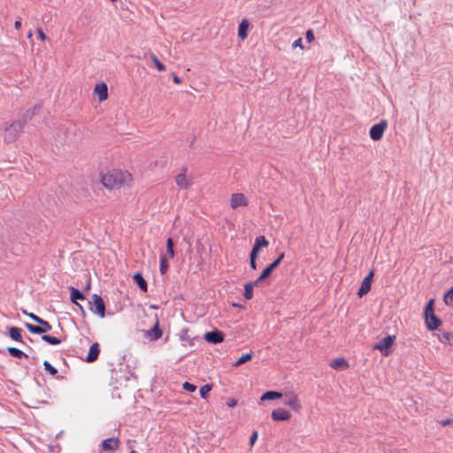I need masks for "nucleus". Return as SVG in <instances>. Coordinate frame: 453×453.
Instances as JSON below:
<instances>
[{"mask_svg":"<svg viewBox=\"0 0 453 453\" xmlns=\"http://www.w3.org/2000/svg\"><path fill=\"white\" fill-rule=\"evenodd\" d=\"M25 125V121L17 120L12 122L11 125L7 126L4 128V141L8 143L13 142L20 134L23 130Z\"/></svg>","mask_w":453,"mask_h":453,"instance_id":"obj_2","label":"nucleus"},{"mask_svg":"<svg viewBox=\"0 0 453 453\" xmlns=\"http://www.w3.org/2000/svg\"><path fill=\"white\" fill-rule=\"evenodd\" d=\"M291 418V414L288 411L279 408L272 411V418L274 421H286Z\"/></svg>","mask_w":453,"mask_h":453,"instance_id":"obj_14","label":"nucleus"},{"mask_svg":"<svg viewBox=\"0 0 453 453\" xmlns=\"http://www.w3.org/2000/svg\"><path fill=\"white\" fill-rule=\"evenodd\" d=\"M257 436H258V434H257V431H254L252 433V434L250 435V443L251 446L254 445V443L257 440Z\"/></svg>","mask_w":453,"mask_h":453,"instance_id":"obj_42","label":"nucleus"},{"mask_svg":"<svg viewBox=\"0 0 453 453\" xmlns=\"http://www.w3.org/2000/svg\"><path fill=\"white\" fill-rule=\"evenodd\" d=\"M182 387L184 389H186L188 392H195L196 389V386H195L194 384H191L188 381L184 382Z\"/></svg>","mask_w":453,"mask_h":453,"instance_id":"obj_39","label":"nucleus"},{"mask_svg":"<svg viewBox=\"0 0 453 453\" xmlns=\"http://www.w3.org/2000/svg\"><path fill=\"white\" fill-rule=\"evenodd\" d=\"M150 57L158 71L165 70V65L161 61H159V59L153 53H150Z\"/></svg>","mask_w":453,"mask_h":453,"instance_id":"obj_31","label":"nucleus"},{"mask_svg":"<svg viewBox=\"0 0 453 453\" xmlns=\"http://www.w3.org/2000/svg\"><path fill=\"white\" fill-rule=\"evenodd\" d=\"M76 305H77V306L79 307V309H80V310L84 313V309H83L82 305H81L79 303H78V304H76Z\"/></svg>","mask_w":453,"mask_h":453,"instance_id":"obj_50","label":"nucleus"},{"mask_svg":"<svg viewBox=\"0 0 453 453\" xmlns=\"http://www.w3.org/2000/svg\"><path fill=\"white\" fill-rule=\"evenodd\" d=\"M100 352L99 344L97 342L93 343L90 348L88 354L87 356V362L91 363L97 359Z\"/></svg>","mask_w":453,"mask_h":453,"instance_id":"obj_18","label":"nucleus"},{"mask_svg":"<svg viewBox=\"0 0 453 453\" xmlns=\"http://www.w3.org/2000/svg\"><path fill=\"white\" fill-rule=\"evenodd\" d=\"M374 276V270H371L369 273L363 280L361 286L358 289L357 295L362 297L371 290L372 280Z\"/></svg>","mask_w":453,"mask_h":453,"instance_id":"obj_8","label":"nucleus"},{"mask_svg":"<svg viewBox=\"0 0 453 453\" xmlns=\"http://www.w3.org/2000/svg\"><path fill=\"white\" fill-rule=\"evenodd\" d=\"M43 366H44V369L50 372V374L56 375L58 373L57 368H55L53 365H51V364L49 361H47V360L44 361Z\"/></svg>","mask_w":453,"mask_h":453,"instance_id":"obj_34","label":"nucleus"},{"mask_svg":"<svg viewBox=\"0 0 453 453\" xmlns=\"http://www.w3.org/2000/svg\"><path fill=\"white\" fill-rule=\"evenodd\" d=\"M130 453H137V452H135L134 450H132Z\"/></svg>","mask_w":453,"mask_h":453,"instance_id":"obj_52","label":"nucleus"},{"mask_svg":"<svg viewBox=\"0 0 453 453\" xmlns=\"http://www.w3.org/2000/svg\"><path fill=\"white\" fill-rule=\"evenodd\" d=\"M443 300L446 304H450L453 302V291L451 292V288L445 293Z\"/></svg>","mask_w":453,"mask_h":453,"instance_id":"obj_38","label":"nucleus"},{"mask_svg":"<svg viewBox=\"0 0 453 453\" xmlns=\"http://www.w3.org/2000/svg\"><path fill=\"white\" fill-rule=\"evenodd\" d=\"M37 35H38V37L42 40V41H45L47 39V36L46 35L44 34V32L42 31V28H37Z\"/></svg>","mask_w":453,"mask_h":453,"instance_id":"obj_43","label":"nucleus"},{"mask_svg":"<svg viewBox=\"0 0 453 453\" xmlns=\"http://www.w3.org/2000/svg\"><path fill=\"white\" fill-rule=\"evenodd\" d=\"M269 245V242L265 239L264 235L257 236L255 239L254 245L252 247L251 252L250 255H251L253 257H257L258 255V252L261 248H265Z\"/></svg>","mask_w":453,"mask_h":453,"instance_id":"obj_10","label":"nucleus"},{"mask_svg":"<svg viewBox=\"0 0 453 453\" xmlns=\"http://www.w3.org/2000/svg\"><path fill=\"white\" fill-rule=\"evenodd\" d=\"M292 47H293V48H297V47H299V48L303 49V47L302 38H298L297 40H296V41L293 42Z\"/></svg>","mask_w":453,"mask_h":453,"instance_id":"obj_45","label":"nucleus"},{"mask_svg":"<svg viewBox=\"0 0 453 453\" xmlns=\"http://www.w3.org/2000/svg\"><path fill=\"white\" fill-rule=\"evenodd\" d=\"M186 171H187L186 168H183L181 173H179L175 178L177 186L182 189H187L190 186V182L187 179V176H186Z\"/></svg>","mask_w":453,"mask_h":453,"instance_id":"obj_16","label":"nucleus"},{"mask_svg":"<svg viewBox=\"0 0 453 453\" xmlns=\"http://www.w3.org/2000/svg\"><path fill=\"white\" fill-rule=\"evenodd\" d=\"M284 253H280L279 257L271 263L259 275L258 281H264L272 273V272L280 265L281 260L284 258Z\"/></svg>","mask_w":453,"mask_h":453,"instance_id":"obj_9","label":"nucleus"},{"mask_svg":"<svg viewBox=\"0 0 453 453\" xmlns=\"http://www.w3.org/2000/svg\"><path fill=\"white\" fill-rule=\"evenodd\" d=\"M93 302H89V310L100 318L105 317V304L104 299L96 294L92 296Z\"/></svg>","mask_w":453,"mask_h":453,"instance_id":"obj_4","label":"nucleus"},{"mask_svg":"<svg viewBox=\"0 0 453 453\" xmlns=\"http://www.w3.org/2000/svg\"><path fill=\"white\" fill-rule=\"evenodd\" d=\"M262 281H258V278L251 282L246 283L244 285V297L247 300H250L253 298V288L256 286H258Z\"/></svg>","mask_w":453,"mask_h":453,"instance_id":"obj_17","label":"nucleus"},{"mask_svg":"<svg viewBox=\"0 0 453 453\" xmlns=\"http://www.w3.org/2000/svg\"><path fill=\"white\" fill-rule=\"evenodd\" d=\"M440 424L442 426H446L453 424V419L452 418H446V419H443V420L440 421Z\"/></svg>","mask_w":453,"mask_h":453,"instance_id":"obj_47","label":"nucleus"},{"mask_svg":"<svg viewBox=\"0 0 453 453\" xmlns=\"http://www.w3.org/2000/svg\"><path fill=\"white\" fill-rule=\"evenodd\" d=\"M282 394L276 392V391H267L265 394L262 395L260 400L265 401V400H274L278 398H281Z\"/></svg>","mask_w":453,"mask_h":453,"instance_id":"obj_26","label":"nucleus"},{"mask_svg":"<svg viewBox=\"0 0 453 453\" xmlns=\"http://www.w3.org/2000/svg\"><path fill=\"white\" fill-rule=\"evenodd\" d=\"M14 27L16 29H19L21 27V21L20 20H16L15 23H14Z\"/></svg>","mask_w":453,"mask_h":453,"instance_id":"obj_49","label":"nucleus"},{"mask_svg":"<svg viewBox=\"0 0 453 453\" xmlns=\"http://www.w3.org/2000/svg\"><path fill=\"white\" fill-rule=\"evenodd\" d=\"M451 292H453V287L451 288Z\"/></svg>","mask_w":453,"mask_h":453,"instance_id":"obj_53","label":"nucleus"},{"mask_svg":"<svg viewBox=\"0 0 453 453\" xmlns=\"http://www.w3.org/2000/svg\"><path fill=\"white\" fill-rule=\"evenodd\" d=\"M226 405L230 408L235 407L237 405V400L234 398H230L227 400Z\"/></svg>","mask_w":453,"mask_h":453,"instance_id":"obj_44","label":"nucleus"},{"mask_svg":"<svg viewBox=\"0 0 453 453\" xmlns=\"http://www.w3.org/2000/svg\"><path fill=\"white\" fill-rule=\"evenodd\" d=\"M395 338V335H388L377 342L373 349L380 350L384 356H387L388 353V349L393 345Z\"/></svg>","mask_w":453,"mask_h":453,"instance_id":"obj_7","label":"nucleus"},{"mask_svg":"<svg viewBox=\"0 0 453 453\" xmlns=\"http://www.w3.org/2000/svg\"><path fill=\"white\" fill-rule=\"evenodd\" d=\"M7 351L9 352V354L11 356L17 357V358L27 357V354H25L22 350H20L17 348H14V347H9L7 349Z\"/></svg>","mask_w":453,"mask_h":453,"instance_id":"obj_27","label":"nucleus"},{"mask_svg":"<svg viewBox=\"0 0 453 453\" xmlns=\"http://www.w3.org/2000/svg\"><path fill=\"white\" fill-rule=\"evenodd\" d=\"M9 335L12 340L23 343L20 328L16 326H11L9 328Z\"/></svg>","mask_w":453,"mask_h":453,"instance_id":"obj_21","label":"nucleus"},{"mask_svg":"<svg viewBox=\"0 0 453 453\" xmlns=\"http://www.w3.org/2000/svg\"><path fill=\"white\" fill-rule=\"evenodd\" d=\"M134 280L142 291H143V292L147 291V288H148L147 282L143 279V277L142 276L141 273H135L134 275Z\"/></svg>","mask_w":453,"mask_h":453,"instance_id":"obj_23","label":"nucleus"},{"mask_svg":"<svg viewBox=\"0 0 453 453\" xmlns=\"http://www.w3.org/2000/svg\"><path fill=\"white\" fill-rule=\"evenodd\" d=\"M283 404L290 407L294 411L299 413L302 410V403L297 395L294 392L285 393L283 395Z\"/></svg>","mask_w":453,"mask_h":453,"instance_id":"obj_5","label":"nucleus"},{"mask_svg":"<svg viewBox=\"0 0 453 453\" xmlns=\"http://www.w3.org/2000/svg\"><path fill=\"white\" fill-rule=\"evenodd\" d=\"M25 326L27 327V329L31 334H44L43 331L42 330V328L39 326H35V325H32V324H29V323H26Z\"/></svg>","mask_w":453,"mask_h":453,"instance_id":"obj_32","label":"nucleus"},{"mask_svg":"<svg viewBox=\"0 0 453 453\" xmlns=\"http://www.w3.org/2000/svg\"><path fill=\"white\" fill-rule=\"evenodd\" d=\"M42 340L46 342L47 343L50 344V345H58L61 343V340L57 338V337H54V336H51V335H48V334H43L42 336Z\"/></svg>","mask_w":453,"mask_h":453,"instance_id":"obj_29","label":"nucleus"},{"mask_svg":"<svg viewBox=\"0 0 453 453\" xmlns=\"http://www.w3.org/2000/svg\"><path fill=\"white\" fill-rule=\"evenodd\" d=\"M387 126L388 124L385 120H382L380 123L373 125L369 132L371 139L373 141L380 140L387 128Z\"/></svg>","mask_w":453,"mask_h":453,"instance_id":"obj_6","label":"nucleus"},{"mask_svg":"<svg viewBox=\"0 0 453 453\" xmlns=\"http://www.w3.org/2000/svg\"><path fill=\"white\" fill-rule=\"evenodd\" d=\"M40 110V105H35L32 109L27 110L24 114V119L22 121L27 122V119H31L34 115L37 114Z\"/></svg>","mask_w":453,"mask_h":453,"instance_id":"obj_28","label":"nucleus"},{"mask_svg":"<svg viewBox=\"0 0 453 453\" xmlns=\"http://www.w3.org/2000/svg\"><path fill=\"white\" fill-rule=\"evenodd\" d=\"M173 81L176 84H180L181 82L180 78L179 76H177L176 74L173 75Z\"/></svg>","mask_w":453,"mask_h":453,"instance_id":"obj_48","label":"nucleus"},{"mask_svg":"<svg viewBox=\"0 0 453 453\" xmlns=\"http://www.w3.org/2000/svg\"><path fill=\"white\" fill-rule=\"evenodd\" d=\"M119 441L116 437H111L106 440H104L101 443V448L103 451H114L119 449Z\"/></svg>","mask_w":453,"mask_h":453,"instance_id":"obj_11","label":"nucleus"},{"mask_svg":"<svg viewBox=\"0 0 453 453\" xmlns=\"http://www.w3.org/2000/svg\"><path fill=\"white\" fill-rule=\"evenodd\" d=\"M162 330L159 328L158 321L156 322L155 326L149 331H147L146 335L151 341H156L162 336Z\"/></svg>","mask_w":453,"mask_h":453,"instance_id":"obj_19","label":"nucleus"},{"mask_svg":"<svg viewBox=\"0 0 453 453\" xmlns=\"http://www.w3.org/2000/svg\"><path fill=\"white\" fill-rule=\"evenodd\" d=\"M94 93L97 96L99 102L104 101L108 96V88L104 82L96 84L94 88Z\"/></svg>","mask_w":453,"mask_h":453,"instance_id":"obj_15","label":"nucleus"},{"mask_svg":"<svg viewBox=\"0 0 453 453\" xmlns=\"http://www.w3.org/2000/svg\"><path fill=\"white\" fill-rule=\"evenodd\" d=\"M330 366L334 370H344L349 367V364L345 358L338 357L331 361Z\"/></svg>","mask_w":453,"mask_h":453,"instance_id":"obj_20","label":"nucleus"},{"mask_svg":"<svg viewBox=\"0 0 453 453\" xmlns=\"http://www.w3.org/2000/svg\"><path fill=\"white\" fill-rule=\"evenodd\" d=\"M438 339L442 343H449L453 345V334L448 332L438 334Z\"/></svg>","mask_w":453,"mask_h":453,"instance_id":"obj_25","label":"nucleus"},{"mask_svg":"<svg viewBox=\"0 0 453 453\" xmlns=\"http://www.w3.org/2000/svg\"><path fill=\"white\" fill-rule=\"evenodd\" d=\"M248 202L246 197L242 193L233 194L230 200V206L232 209H236L240 206H247Z\"/></svg>","mask_w":453,"mask_h":453,"instance_id":"obj_13","label":"nucleus"},{"mask_svg":"<svg viewBox=\"0 0 453 453\" xmlns=\"http://www.w3.org/2000/svg\"><path fill=\"white\" fill-rule=\"evenodd\" d=\"M305 38L309 42H311L314 40V35L312 30L309 29L306 31Z\"/></svg>","mask_w":453,"mask_h":453,"instance_id":"obj_40","label":"nucleus"},{"mask_svg":"<svg viewBox=\"0 0 453 453\" xmlns=\"http://www.w3.org/2000/svg\"><path fill=\"white\" fill-rule=\"evenodd\" d=\"M169 265L167 262L166 255H162L160 257V266L159 270L161 274H165L168 270Z\"/></svg>","mask_w":453,"mask_h":453,"instance_id":"obj_30","label":"nucleus"},{"mask_svg":"<svg viewBox=\"0 0 453 453\" xmlns=\"http://www.w3.org/2000/svg\"><path fill=\"white\" fill-rule=\"evenodd\" d=\"M425 318L426 327L431 331L435 330L441 324V321L434 314L433 300H430L425 308Z\"/></svg>","mask_w":453,"mask_h":453,"instance_id":"obj_3","label":"nucleus"},{"mask_svg":"<svg viewBox=\"0 0 453 453\" xmlns=\"http://www.w3.org/2000/svg\"><path fill=\"white\" fill-rule=\"evenodd\" d=\"M32 35H33L32 31H29V32L27 33V38H31V37H32Z\"/></svg>","mask_w":453,"mask_h":453,"instance_id":"obj_51","label":"nucleus"},{"mask_svg":"<svg viewBox=\"0 0 453 453\" xmlns=\"http://www.w3.org/2000/svg\"><path fill=\"white\" fill-rule=\"evenodd\" d=\"M38 324H39V325H41V326H40V327L42 328V330L43 331V333L49 332V331H50V330H51V328H52V327H51V326H50V324L48 321H46V320H44V319H41V320L39 321V323H38Z\"/></svg>","mask_w":453,"mask_h":453,"instance_id":"obj_37","label":"nucleus"},{"mask_svg":"<svg viewBox=\"0 0 453 453\" xmlns=\"http://www.w3.org/2000/svg\"><path fill=\"white\" fill-rule=\"evenodd\" d=\"M253 357V353L250 352L245 355H242L234 364L235 366L244 364L245 362L250 360Z\"/></svg>","mask_w":453,"mask_h":453,"instance_id":"obj_33","label":"nucleus"},{"mask_svg":"<svg viewBox=\"0 0 453 453\" xmlns=\"http://www.w3.org/2000/svg\"><path fill=\"white\" fill-rule=\"evenodd\" d=\"M132 180L129 173L118 169L111 170L101 175V182L108 189H118L128 185Z\"/></svg>","mask_w":453,"mask_h":453,"instance_id":"obj_1","label":"nucleus"},{"mask_svg":"<svg viewBox=\"0 0 453 453\" xmlns=\"http://www.w3.org/2000/svg\"><path fill=\"white\" fill-rule=\"evenodd\" d=\"M166 251L170 257H173L174 250H173V242L172 238H168L166 241Z\"/></svg>","mask_w":453,"mask_h":453,"instance_id":"obj_36","label":"nucleus"},{"mask_svg":"<svg viewBox=\"0 0 453 453\" xmlns=\"http://www.w3.org/2000/svg\"><path fill=\"white\" fill-rule=\"evenodd\" d=\"M249 22L247 19H242L239 25L238 36L241 39H245L248 35Z\"/></svg>","mask_w":453,"mask_h":453,"instance_id":"obj_22","label":"nucleus"},{"mask_svg":"<svg viewBox=\"0 0 453 453\" xmlns=\"http://www.w3.org/2000/svg\"><path fill=\"white\" fill-rule=\"evenodd\" d=\"M24 314H26L27 316H28L30 319H32L34 321H35L36 323H39V321L41 320V318L38 317L37 315L34 314V313H28L26 311H24Z\"/></svg>","mask_w":453,"mask_h":453,"instance_id":"obj_41","label":"nucleus"},{"mask_svg":"<svg viewBox=\"0 0 453 453\" xmlns=\"http://www.w3.org/2000/svg\"><path fill=\"white\" fill-rule=\"evenodd\" d=\"M204 339L210 343L217 344L224 341V334L219 330L215 329L213 331L207 332L204 334Z\"/></svg>","mask_w":453,"mask_h":453,"instance_id":"obj_12","label":"nucleus"},{"mask_svg":"<svg viewBox=\"0 0 453 453\" xmlns=\"http://www.w3.org/2000/svg\"><path fill=\"white\" fill-rule=\"evenodd\" d=\"M71 301L74 304H78L77 300H83L85 297L83 294L75 288H71V296H70Z\"/></svg>","mask_w":453,"mask_h":453,"instance_id":"obj_24","label":"nucleus"},{"mask_svg":"<svg viewBox=\"0 0 453 453\" xmlns=\"http://www.w3.org/2000/svg\"><path fill=\"white\" fill-rule=\"evenodd\" d=\"M256 258H257V257H253L251 255H250V267H251V269H253V270H256V269H257Z\"/></svg>","mask_w":453,"mask_h":453,"instance_id":"obj_46","label":"nucleus"},{"mask_svg":"<svg viewBox=\"0 0 453 453\" xmlns=\"http://www.w3.org/2000/svg\"><path fill=\"white\" fill-rule=\"evenodd\" d=\"M211 390V386L206 384L200 388L199 394L203 399H206L207 394Z\"/></svg>","mask_w":453,"mask_h":453,"instance_id":"obj_35","label":"nucleus"}]
</instances>
